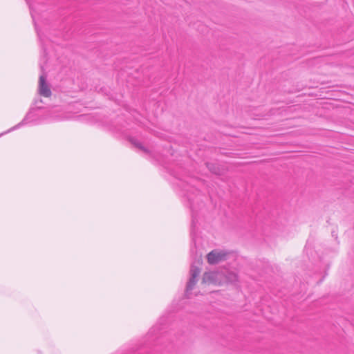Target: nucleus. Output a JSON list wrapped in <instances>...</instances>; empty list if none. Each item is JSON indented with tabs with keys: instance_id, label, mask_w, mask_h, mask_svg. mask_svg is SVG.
I'll list each match as a JSON object with an SVG mask.
<instances>
[{
	"instance_id": "nucleus-11",
	"label": "nucleus",
	"mask_w": 354,
	"mask_h": 354,
	"mask_svg": "<svg viewBox=\"0 0 354 354\" xmlns=\"http://www.w3.org/2000/svg\"><path fill=\"white\" fill-rule=\"evenodd\" d=\"M30 13H31V15H32V18L34 19V16H33V13H32V7H31V6H30Z\"/></svg>"
},
{
	"instance_id": "nucleus-12",
	"label": "nucleus",
	"mask_w": 354,
	"mask_h": 354,
	"mask_svg": "<svg viewBox=\"0 0 354 354\" xmlns=\"http://www.w3.org/2000/svg\"><path fill=\"white\" fill-rule=\"evenodd\" d=\"M197 263H198V265H200V264H201V261H200V259L198 261Z\"/></svg>"
},
{
	"instance_id": "nucleus-5",
	"label": "nucleus",
	"mask_w": 354,
	"mask_h": 354,
	"mask_svg": "<svg viewBox=\"0 0 354 354\" xmlns=\"http://www.w3.org/2000/svg\"><path fill=\"white\" fill-rule=\"evenodd\" d=\"M33 113L32 111H29L26 115L25 116V118L23 119V120L19 122V124H17V125H15V127H12L11 129H10L9 130H8L7 131H6L5 133H2L1 134H0V136L5 134V133H7L8 132H10L13 130H15L25 124H28L29 122H32L33 120Z\"/></svg>"
},
{
	"instance_id": "nucleus-10",
	"label": "nucleus",
	"mask_w": 354,
	"mask_h": 354,
	"mask_svg": "<svg viewBox=\"0 0 354 354\" xmlns=\"http://www.w3.org/2000/svg\"><path fill=\"white\" fill-rule=\"evenodd\" d=\"M35 28H36V30H37V32L39 38L40 39H41V35H40L39 32L38 31L37 28L36 26H35Z\"/></svg>"
},
{
	"instance_id": "nucleus-2",
	"label": "nucleus",
	"mask_w": 354,
	"mask_h": 354,
	"mask_svg": "<svg viewBox=\"0 0 354 354\" xmlns=\"http://www.w3.org/2000/svg\"><path fill=\"white\" fill-rule=\"evenodd\" d=\"M47 76L46 74L42 73L39 76L38 92L39 94L43 97H48L51 95V90L50 85L46 82Z\"/></svg>"
},
{
	"instance_id": "nucleus-6",
	"label": "nucleus",
	"mask_w": 354,
	"mask_h": 354,
	"mask_svg": "<svg viewBox=\"0 0 354 354\" xmlns=\"http://www.w3.org/2000/svg\"><path fill=\"white\" fill-rule=\"evenodd\" d=\"M131 143L135 146L137 148H138L139 149L145 151V152H147V150L142 145V144L138 141L136 139H131Z\"/></svg>"
},
{
	"instance_id": "nucleus-7",
	"label": "nucleus",
	"mask_w": 354,
	"mask_h": 354,
	"mask_svg": "<svg viewBox=\"0 0 354 354\" xmlns=\"http://www.w3.org/2000/svg\"><path fill=\"white\" fill-rule=\"evenodd\" d=\"M207 167L211 172L215 174H219V169L214 164L207 163Z\"/></svg>"
},
{
	"instance_id": "nucleus-1",
	"label": "nucleus",
	"mask_w": 354,
	"mask_h": 354,
	"mask_svg": "<svg viewBox=\"0 0 354 354\" xmlns=\"http://www.w3.org/2000/svg\"><path fill=\"white\" fill-rule=\"evenodd\" d=\"M223 280V274L221 272H207L203 277V283L221 284Z\"/></svg>"
},
{
	"instance_id": "nucleus-3",
	"label": "nucleus",
	"mask_w": 354,
	"mask_h": 354,
	"mask_svg": "<svg viewBox=\"0 0 354 354\" xmlns=\"http://www.w3.org/2000/svg\"><path fill=\"white\" fill-rule=\"evenodd\" d=\"M201 272L200 268L193 263L190 268V278L187 285L186 294L188 295L189 292L191 291L197 281V277Z\"/></svg>"
},
{
	"instance_id": "nucleus-8",
	"label": "nucleus",
	"mask_w": 354,
	"mask_h": 354,
	"mask_svg": "<svg viewBox=\"0 0 354 354\" xmlns=\"http://www.w3.org/2000/svg\"><path fill=\"white\" fill-rule=\"evenodd\" d=\"M236 279H237V277L235 274H232V276L229 277V280L231 281H236Z\"/></svg>"
},
{
	"instance_id": "nucleus-9",
	"label": "nucleus",
	"mask_w": 354,
	"mask_h": 354,
	"mask_svg": "<svg viewBox=\"0 0 354 354\" xmlns=\"http://www.w3.org/2000/svg\"><path fill=\"white\" fill-rule=\"evenodd\" d=\"M52 118H53L54 120H59L64 119L63 117H61L59 115H55V116H53Z\"/></svg>"
},
{
	"instance_id": "nucleus-4",
	"label": "nucleus",
	"mask_w": 354,
	"mask_h": 354,
	"mask_svg": "<svg viewBox=\"0 0 354 354\" xmlns=\"http://www.w3.org/2000/svg\"><path fill=\"white\" fill-rule=\"evenodd\" d=\"M227 253L223 250H214L207 255V262L209 264H216L225 259Z\"/></svg>"
}]
</instances>
